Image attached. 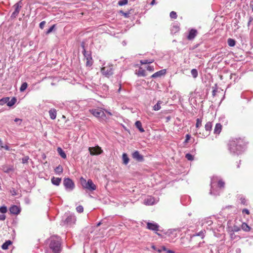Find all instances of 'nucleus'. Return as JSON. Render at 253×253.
<instances>
[{"mask_svg":"<svg viewBox=\"0 0 253 253\" xmlns=\"http://www.w3.org/2000/svg\"><path fill=\"white\" fill-rule=\"evenodd\" d=\"M12 244V242L10 240H8V241H6L5 243H4L2 246H1V248L3 249V250H6L8 248V247L10 245H11Z\"/></svg>","mask_w":253,"mask_h":253,"instance_id":"nucleus-25","label":"nucleus"},{"mask_svg":"<svg viewBox=\"0 0 253 253\" xmlns=\"http://www.w3.org/2000/svg\"><path fill=\"white\" fill-rule=\"evenodd\" d=\"M14 122H18L19 123V124L20 125L21 122H22V120L20 119H18V118H16L15 120H14Z\"/></svg>","mask_w":253,"mask_h":253,"instance_id":"nucleus-53","label":"nucleus"},{"mask_svg":"<svg viewBox=\"0 0 253 253\" xmlns=\"http://www.w3.org/2000/svg\"><path fill=\"white\" fill-rule=\"evenodd\" d=\"M28 86V84L27 83L25 82V83H23L20 87V91L21 92H23L24 91L27 87Z\"/></svg>","mask_w":253,"mask_h":253,"instance_id":"nucleus-35","label":"nucleus"},{"mask_svg":"<svg viewBox=\"0 0 253 253\" xmlns=\"http://www.w3.org/2000/svg\"><path fill=\"white\" fill-rule=\"evenodd\" d=\"M154 4H155V0H153L152 1V2H151V5H154Z\"/></svg>","mask_w":253,"mask_h":253,"instance_id":"nucleus-60","label":"nucleus"},{"mask_svg":"<svg viewBox=\"0 0 253 253\" xmlns=\"http://www.w3.org/2000/svg\"><path fill=\"white\" fill-rule=\"evenodd\" d=\"M45 24V21H43L42 22H41L40 23V28L42 29H43L44 27V25Z\"/></svg>","mask_w":253,"mask_h":253,"instance_id":"nucleus-48","label":"nucleus"},{"mask_svg":"<svg viewBox=\"0 0 253 253\" xmlns=\"http://www.w3.org/2000/svg\"><path fill=\"white\" fill-rule=\"evenodd\" d=\"M167 253H174V252L171 250H168L167 251Z\"/></svg>","mask_w":253,"mask_h":253,"instance_id":"nucleus-56","label":"nucleus"},{"mask_svg":"<svg viewBox=\"0 0 253 253\" xmlns=\"http://www.w3.org/2000/svg\"><path fill=\"white\" fill-rule=\"evenodd\" d=\"M7 208L5 206H2L0 207V212L5 213L7 212Z\"/></svg>","mask_w":253,"mask_h":253,"instance_id":"nucleus-41","label":"nucleus"},{"mask_svg":"<svg viewBox=\"0 0 253 253\" xmlns=\"http://www.w3.org/2000/svg\"><path fill=\"white\" fill-rule=\"evenodd\" d=\"M240 230V228L238 226L234 225L233 227V228H232V231H234V232H238V231H239Z\"/></svg>","mask_w":253,"mask_h":253,"instance_id":"nucleus-46","label":"nucleus"},{"mask_svg":"<svg viewBox=\"0 0 253 253\" xmlns=\"http://www.w3.org/2000/svg\"><path fill=\"white\" fill-rule=\"evenodd\" d=\"M16 101L17 99L15 97H12V99L10 100H9L8 102H7V106L9 107L12 106L13 105L15 104Z\"/></svg>","mask_w":253,"mask_h":253,"instance_id":"nucleus-30","label":"nucleus"},{"mask_svg":"<svg viewBox=\"0 0 253 253\" xmlns=\"http://www.w3.org/2000/svg\"><path fill=\"white\" fill-rule=\"evenodd\" d=\"M244 142L241 139H236L230 141L228 144V149L234 155H239L243 151Z\"/></svg>","mask_w":253,"mask_h":253,"instance_id":"nucleus-1","label":"nucleus"},{"mask_svg":"<svg viewBox=\"0 0 253 253\" xmlns=\"http://www.w3.org/2000/svg\"><path fill=\"white\" fill-rule=\"evenodd\" d=\"M123 14L125 16V17H127V14L126 13H123Z\"/></svg>","mask_w":253,"mask_h":253,"instance_id":"nucleus-64","label":"nucleus"},{"mask_svg":"<svg viewBox=\"0 0 253 253\" xmlns=\"http://www.w3.org/2000/svg\"><path fill=\"white\" fill-rule=\"evenodd\" d=\"M152 248L153 249H154V250H156V251L157 250V248H156V246H152Z\"/></svg>","mask_w":253,"mask_h":253,"instance_id":"nucleus-61","label":"nucleus"},{"mask_svg":"<svg viewBox=\"0 0 253 253\" xmlns=\"http://www.w3.org/2000/svg\"><path fill=\"white\" fill-rule=\"evenodd\" d=\"M9 211L11 213L14 214H18L20 211L19 207L15 205L11 206L9 209Z\"/></svg>","mask_w":253,"mask_h":253,"instance_id":"nucleus-15","label":"nucleus"},{"mask_svg":"<svg viewBox=\"0 0 253 253\" xmlns=\"http://www.w3.org/2000/svg\"><path fill=\"white\" fill-rule=\"evenodd\" d=\"M28 160H29V157L28 156H26L22 158V163L23 164L26 163L28 162Z\"/></svg>","mask_w":253,"mask_h":253,"instance_id":"nucleus-47","label":"nucleus"},{"mask_svg":"<svg viewBox=\"0 0 253 253\" xmlns=\"http://www.w3.org/2000/svg\"><path fill=\"white\" fill-rule=\"evenodd\" d=\"M49 247L53 253H59L61 251V239L59 237L52 236L48 240Z\"/></svg>","mask_w":253,"mask_h":253,"instance_id":"nucleus-2","label":"nucleus"},{"mask_svg":"<svg viewBox=\"0 0 253 253\" xmlns=\"http://www.w3.org/2000/svg\"><path fill=\"white\" fill-rule=\"evenodd\" d=\"M81 46L83 49V53L84 56V59L86 60L85 65L87 67H90L93 64V60L91 52L89 51H86L84 43H82Z\"/></svg>","mask_w":253,"mask_h":253,"instance_id":"nucleus-3","label":"nucleus"},{"mask_svg":"<svg viewBox=\"0 0 253 253\" xmlns=\"http://www.w3.org/2000/svg\"><path fill=\"white\" fill-rule=\"evenodd\" d=\"M202 119L197 118L196 120V127L199 128L202 126Z\"/></svg>","mask_w":253,"mask_h":253,"instance_id":"nucleus-33","label":"nucleus"},{"mask_svg":"<svg viewBox=\"0 0 253 253\" xmlns=\"http://www.w3.org/2000/svg\"><path fill=\"white\" fill-rule=\"evenodd\" d=\"M22 2L21 0L19 1L18 2L16 3L13 5V7L14 8V11L11 14V18H15L18 16L20 12V10L22 7Z\"/></svg>","mask_w":253,"mask_h":253,"instance_id":"nucleus-6","label":"nucleus"},{"mask_svg":"<svg viewBox=\"0 0 253 253\" xmlns=\"http://www.w3.org/2000/svg\"><path fill=\"white\" fill-rule=\"evenodd\" d=\"M154 62V60L153 59H144L140 61L141 63L142 64H147L153 63Z\"/></svg>","mask_w":253,"mask_h":253,"instance_id":"nucleus-37","label":"nucleus"},{"mask_svg":"<svg viewBox=\"0 0 253 253\" xmlns=\"http://www.w3.org/2000/svg\"><path fill=\"white\" fill-rule=\"evenodd\" d=\"M55 27V25H53L51 27H50L48 29V30L46 31V34H48L50 33L51 32H52Z\"/></svg>","mask_w":253,"mask_h":253,"instance_id":"nucleus-45","label":"nucleus"},{"mask_svg":"<svg viewBox=\"0 0 253 253\" xmlns=\"http://www.w3.org/2000/svg\"><path fill=\"white\" fill-rule=\"evenodd\" d=\"M90 112L95 117L103 118L105 116L103 110L100 108L92 109L89 110Z\"/></svg>","mask_w":253,"mask_h":253,"instance_id":"nucleus-8","label":"nucleus"},{"mask_svg":"<svg viewBox=\"0 0 253 253\" xmlns=\"http://www.w3.org/2000/svg\"><path fill=\"white\" fill-rule=\"evenodd\" d=\"M102 74L107 77H109L113 74L112 68L111 66L104 67L101 68Z\"/></svg>","mask_w":253,"mask_h":253,"instance_id":"nucleus-10","label":"nucleus"},{"mask_svg":"<svg viewBox=\"0 0 253 253\" xmlns=\"http://www.w3.org/2000/svg\"><path fill=\"white\" fill-rule=\"evenodd\" d=\"M143 203L146 205H152L156 203V201L154 197L148 196L144 199Z\"/></svg>","mask_w":253,"mask_h":253,"instance_id":"nucleus-12","label":"nucleus"},{"mask_svg":"<svg viewBox=\"0 0 253 253\" xmlns=\"http://www.w3.org/2000/svg\"><path fill=\"white\" fill-rule=\"evenodd\" d=\"M128 3V0H121L118 1V5L120 6L125 5Z\"/></svg>","mask_w":253,"mask_h":253,"instance_id":"nucleus-38","label":"nucleus"},{"mask_svg":"<svg viewBox=\"0 0 253 253\" xmlns=\"http://www.w3.org/2000/svg\"><path fill=\"white\" fill-rule=\"evenodd\" d=\"M57 152L60 155V156L63 159H66L67 156L66 154L64 152V151L61 148L58 147L57 149Z\"/></svg>","mask_w":253,"mask_h":253,"instance_id":"nucleus-22","label":"nucleus"},{"mask_svg":"<svg viewBox=\"0 0 253 253\" xmlns=\"http://www.w3.org/2000/svg\"><path fill=\"white\" fill-rule=\"evenodd\" d=\"M190 138H191V136L189 134H186L185 142H186V143L187 142L189 141V140L190 139Z\"/></svg>","mask_w":253,"mask_h":253,"instance_id":"nucleus-51","label":"nucleus"},{"mask_svg":"<svg viewBox=\"0 0 253 253\" xmlns=\"http://www.w3.org/2000/svg\"><path fill=\"white\" fill-rule=\"evenodd\" d=\"M137 74L138 76L141 77H145L146 76L145 71L141 68L139 69Z\"/></svg>","mask_w":253,"mask_h":253,"instance_id":"nucleus-28","label":"nucleus"},{"mask_svg":"<svg viewBox=\"0 0 253 253\" xmlns=\"http://www.w3.org/2000/svg\"><path fill=\"white\" fill-rule=\"evenodd\" d=\"M216 92H217V89H214L212 90V94L213 96H214L215 95H216Z\"/></svg>","mask_w":253,"mask_h":253,"instance_id":"nucleus-54","label":"nucleus"},{"mask_svg":"<svg viewBox=\"0 0 253 253\" xmlns=\"http://www.w3.org/2000/svg\"><path fill=\"white\" fill-rule=\"evenodd\" d=\"M106 113H107L109 115L111 116L112 114V113L109 112V111H106Z\"/></svg>","mask_w":253,"mask_h":253,"instance_id":"nucleus-63","label":"nucleus"},{"mask_svg":"<svg viewBox=\"0 0 253 253\" xmlns=\"http://www.w3.org/2000/svg\"><path fill=\"white\" fill-rule=\"evenodd\" d=\"M6 216L4 214L0 215V220L3 221L5 219Z\"/></svg>","mask_w":253,"mask_h":253,"instance_id":"nucleus-50","label":"nucleus"},{"mask_svg":"<svg viewBox=\"0 0 253 253\" xmlns=\"http://www.w3.org/2000/svg\"><path fill=\"white\" fill-rule=\"evenodd\" d=\"M243 213H245L247 214H250V211H249L247 209H245L243 210Z\"/></svg>","mask_w":253,"mask_h":253,"instance_id":"nucleus-52","label":"nucleus"},{"mask_svg":"<svg viewBox=\"0 0 253 253\" xmlns=\"http://www.w3.org/2000/svg\"><path fill=\"white\" fill-rule=\"evenodd\" d=\"M66 221L68 223H75L76 218L75 216H70L66 218Z\"/></svg>","mask_w":253,"mask_h":253,"instance_id":"nucleus-27","label":"nucleus"},{"mask_svg":"<svg viewBox=\"0 0 253 253\" xmlns=\"http://www.w3.org/2000/svg\"><path fill=\"white\" fill-rule=\"evenodd\" d=\"M161 250H162V251H166V252L168 250L165 246H162L161 247Z\"/></svg>","mask_w":253,"mask_h":253,"instance_id":"nucleus-55","label":"nucleus"},{"mask_svg":"<svg viewBox=\"0 0 253 253\" xmlns=\"http://www.w3.org/2000/svg\"><path fill=\"white\" fill-rule=\"evenodd\" d=\"M9 100V97L3 98L2 99H1L0 100V104L2 105L4 103H7V102H8Z\"/></svg>","mask_w":253,"mask_h":253,"instance_id":"nucleus-39","label":"nucleus"},{"mask_svg":"<svg viewBox=\"0 0 253 253\" xmlns=\"http://www.w3.org/2000/svg\"><path fill=\"white\" fill-rule=\"evenodd\" d=\"M185 158L189 161H192L194 160L193 156L189 153L186 154Z\"/></svg>","mask_w":253,"mask_h":253,"instance_id":"nucleus-40","label":"nucleus"},{"mask_svg":"<svg viewBox=\"0 0 253 253\" xmlns=\"http://www.w3.org/2000/svg\"><path fill=\"white\" fill-rule=\"evenodd\" d=\"M77 211L79 213H82L84 211V208L82 206H79L76 208Z\"/></svg>","mask_w":253,"mask_h":253,"instance_id":"nucleus-43","label":"nucleus"},{"mask_svg":"<svg viewBox=\"0 0 253 253\" xmlns=\"http://www.w3.org/2000/svg\"><path fill=\"white\" fill-rule=\"evenodd\" d=\"M191 73L194 78H196L198 77V73L197 70L196 69H192Z\"/></svg>","mask_w":253,"mask_h":253,"instance_id":"nucleus-36","label":"nucleus"},{"mask_svg":"<svg viewBox=\"0 0 253 253\" xmlns=\"http://www.w3.org/2000/svg\"><path fill=\"white\" fill-rule=\"evenodd\" d=\"M3 146H2V141L0 139V148H2Z\"/></svg>","mask_w":253,"mask_h":253,"instance_id":"nucleus-62","label":"nucleus"},{"mask_svg":"<svg viewBox=\"0 0 253 253\" xmlns=\"http://www.w3.org/2000/svg\"><path fill=\"white\" fill-rule=\"evenodd\" d=\"M156 251H157L158 252H159V253H161V252H162V250H161V248L160 249H157V250H156Z\"/></svg>","mask_w":253,"mask_h":253,"instance_id":"nucleus-59","label":"nucleus"},{"mask_svg":"<svg viewBox=\"0 0 253 253\" xmlns=\"http://www.w3.org/2000/svg\"><path fill=\"white\" fill-rule=\"evenodd\" d=\"M225 185V183L222 180H219L218 181V186L220 188H224Z\"/></svg>","mask_w":253,"mask_h":253,"instance_id":"nucleus-42","label":"nucleus"},{"mask_svg":"<svg viewBox=\"0 0 253 253\" xmlns=\"http://www.w3.org/2000/svg\"><path fill=\"white\" fill-rule=\"evenodd\" d=\"M147 70L148 71H153L154 70V68L153 66H148L147 67Z\"/></svg>","mask_w":253,"mask_h":253,"instance_id":"nucleus-49","label":"nucleus"},{"mask_svg":"<svg viewBox=\"0 0 253 253\" xmlns=\"http://www.w3.org/2000/svg\"><path fill=\"white\" fill-rule=\"evenodd\" d=\"M88 150L91 155H97L103 153V150L101 149V148L98 146L89 147Z\"/></svg>","mask_w":253,"mask_h":253,"instance_id":"nucleus-9","label":"nucleus"},{"mask_svg":"<svg viewBox=\"0 0 253 253\" xmlns=\"http://www.w3.org/2000/svg\"><path fill=\"white\" fill-rule=\"evenodd\" d=\"M54 170L56 173L60 174L63 172L62 167L61 165H59Z\"/></svg>","mask_w":253,"mask_h":253,"instance_id":"nucleus-31","label":"nucleus"},{"mask_svg":"<svg viewBox=\"0 0 253 253\" xmlns=\"http://www.w3.org/2000/svg\"><path fill=\"white\" fill-rule=\"evenodd\" d=\"M3 147L5 150H9V147H8V146H4V147Z\"/></svg>","mask_w":253,"mask_h":253,"instance_id":"nucleus-58","label":"nucleus"},{"mask_svg":"<svg viewBox=\"0 0 253 253\" xmlns=\"http://www.w3.org/2000/svg\"><path fill=\"white\" fill-rule=\"evenodd\" d=\"M222 129V125L220 123H217L214 128V133L219 134Z\"/></svg>","mask_w":253,"mask_h":253,"instance_id":"nucleus-18","label":"nucleus"},{"mask_svg":"<svg viewBox=\"0 0 253 253\" xmlns=\"http://www.w3.org/2000/svg\"><path fill=\"white\" fill-rule=\"evenodd\" d=\"M179 27L178 25H173L171 29V33L175 34L179 31Z\"/></svg>","mask_w":253,"mask_h":253,"instance_id":"nucleus-32","label":"nucleus"},{"mask_svg":"<svg viewBox=\"0 0 253 253\" xmlns=\"http://www.w3.org/2000/svg\"><path fill=\"white\" fill-rule=\"evenodd\" d=\"M63 183L67 191H71L75 188L74 182L69 178H64Z\"/></svg>","mask_w":253,"mask_h":253,"instance_id":"nucleus-5","label":"nucleus"},{"mask_svg":"<svg viewBox=\"0 0 253 253\" xmlns=\"http://www.w3.org/2000/svg\"><path fill=\"white\" fill-rule=\"evenodd\" d=\"M135 125L141 132L144 131V130L142 126L141 123L139 121H136L135 123Z\"/></svg>","mask_w":253,"mask_h":253,"instance_id":"nucleus-24","label":"nucleus"},{"mask_svg":"<svg viewBox=\"0 0 253 253\" xmlns=\"http://www.w3.org/2000/svg\"><path fill=\"white\" fill-rule=\"evenodd\" d=\"M227 43L229 46H234L235 45V41L232 39L229 38L227 40Z\"/></svg>","mask_w":253,"mask_h":253,"instance_id":"nucleus-34","label":"nucleus"},{"mask_svg":"<svg viewBox=\"0 0 253 253\" xmlns=\"http://www.w3.org/2000/svg\"><path fill=\"white\" fill-rule=\"evenodd\" d=\"M212 126L211 122H207L205 126V131L202 134V136L206 137L209 136L210 134L211 131V130Z\"/></svg>","mask_w":253,"mask_h":253,"instance_id":"nucleus-11","label":"nucleus"},{"mask_svg":"<svg viewBox=\"0 0 253 253\" xmlns=\"http://www.w3.org/2000/svg\"><path fill=\"white\" fill-rule=\"evenodd\" d=\"M197 34L198 32L196 29H191L189 31V34L187 36V38L189 40H192L196 37Z\"/></svg>","mask_w":253,"mask_h":253,"instance_id":"nucleus-13","label":"nucleus"},{"mask_svg":"<svg viewBox=\"0 0 253 253\" xmlns=\"http://www.w3.org/2000/svg\"><path fill=\"white\" fill-rule=\"evenodd\" d=\"M2 169L4 172L8 173L11 171L13 170V168L11 166H7L6 165H4L2 166Z\"/></svg>","mask_w":253,"mask_h":253,"instance_id":"nucleus-21","label":"nucleus"},{"mask_svg":"<svg viewBox=\"0 0 253 253\" xmlns=\"http://www.w3.org/2000/svg\"><path fill=\"white\" fill-rule=\"evenodd\" d=\"M132 156L133 159H135L138 162H142L144 160L143 156L140 155L138 151H135L132 154Z\"/></svg>","mask_w":253,"mask_h":253,"instance_id":"nucleus-14","label":"nucleus"},{"mask_svg":"<svg viewBox=\"0 0 253 253\" xmlns=\"http://www.w3.org/2000/svg\"><path fill=\"white\" fill-rule=\"evenodd\" d=\"M122 159L123 161V164L125 165H126L128 163L129 161L127 155L126 153H123L122 156Z\"/></svg>","mask_w":253,"mask_h":253,"instance_id":"nucleus-23","label":"nucleus"},{"mask_svg":"<svg viewBox=\"0 0 253 253\" xmlns=\"http://www.w3.org/2000/svg\"><path fill=\"white\" fill-rule=\"evenodd\" d=\"M81 183L82 186L90 191L95 190L96 188L95 185L93 183L91 179L88 180L86 182V180L83 177L80 179Z\"/></svg>","mask_w":253,"mask_h":253,"instance_id":"nucleus-4","label":"nucleus"},{"mask_svg":"<svg viewBox=\"0 0 253 253\" xmlns=\"http://www.w3.org/2000/svg\"><path fill=\"white\" fill-rule=\"evenodd\" d=\"M169 16L171 18L176 19L177 18L176 13L174 11H171L170 13Z\"/></svg>","mask_w":253,"mask_h":253,"instance_id":"nucleus-44","label":"nucleus"},{"mask_svg":"<svg viewBox=\"0 0 253 253\" xmlns=\"http://www.w3.org/2000/svg\"><path fill=\"white\" fill-rule=\"evenodd\" d=\"M51 183L56 186L60 185L61 181V178L53 177L51 179Z\"/></svg>","mask_w":253,"mask_h":253,"instance_id":"nucleus-17","label":"nucleus"},{"mask_svg":"<svg viewBox=\"0 0 253 253\" xmlns=\"http://www.w3.org/2000/svg\"><path fill=\"white\" fill-rule=\"evenodd\" d=\"M49 114L51 119L54 120L56 117V110L55 109H51L49 111Z\"/></svg>","mask_w":253,"mask_h":253,"instance_id":"nucleus-20","label":"nucleus"},{"mask_svg":"<svg viewBox=\"0 0 253 253\" xmlns=\"http://www.w3.org/2000/svg\"><path fill=\"white\" fill-rule=\"evenodd\" d=\"M166 71L165 69L161 70L159 71H158L154 74H153L151 76L152 78H156L157 77H161L163 75H164L166 74Z\"/></svg>","mask_w":253,"mask_h":253,"instance_id":"nucleus-16","label":"nucleus"},{"mask_svg":"<svg viewBox=\"0 0 253 253\" xmlns=\"http://www.w3.org/2000/svg\"><path fill=\"white\" fill-rule=\"evenodd\" d=\"M147 228L153 231L156 234H157L159 236H160L161 234L158 233L157 232L159 230V225L156 222H148L147 223Z\"/></svg>","mask_w":253,"mask_h":253,"instance_id":"nucleus-7","label":"nucleus"},{"mask_svg":"<svg viewBox=\"0 0 253 253\" xmlns=\"http://www.w3.org/2000/svg\"><path fill=\"white\" fill-rule=\"evenodd\" d=\"M241 227L242 229L246 232H248L251 230V227L245 222L242 223Z\"/></svg>","mask_w":253,"mask_h":253,"instance_id":"nucleus-26","label":"nucleus"},{"mask_svg":"<svg viewBox=\"0 0 253 253\" xmlns=\"http://www.w3.org/2000/svg\"><path fill=\"white\" fill-rule=\"evenodd\" d=\"M162 101H158L156 104L153 107V110L155 111H158L161 108V104L162 103Z\"/></svg>","mask_w":253,"mask_h":253,"instance_id":"nucleus-29","label":"nucleus"},{"mask_svg":"<svg viewBox=\"0 0 253 253\" xmlns=\"http://www.w3.org/2000/svg\"><path fill=\"white\" fill-rule=\"evenodd\" d=\"M217 180V177L213 176L211 178V191H210L211 194H212V193H213V187L215 185V184Z\"/></svg>","mask_w":253,"mask_h":253,"instance_id":"nucleus-19","label":"nucleus"},{"mask_svg":"<svg viewBox=\"0 0 253 253\" xmlns=\"http://www.w3.org/2000/svg\"><path fill=\"white\" fill-rule=\"evenodd\" d=\"M102 221H103V220L102 221L98 222L96 225L97 227H98L99 226H100L103 223Z\"/></svg>","mask_w":253,"mask_h":253,"instance_id":"nucleus-57","label":"nucleus"}]
</instances>
